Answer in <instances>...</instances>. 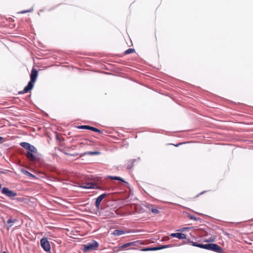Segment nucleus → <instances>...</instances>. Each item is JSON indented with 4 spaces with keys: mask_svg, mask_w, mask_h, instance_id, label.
<instances>
[{
    "mask_svg": "<svg viewBox=\"0 0 253 253\" xmlns=\"http://www.w3.org/2000/svg\"><path fill=\"white\" fill-rule=\"evenodd\" d=\"M79 187L84 188V189H98L99 188L96 186L95 184H94L93 183H83L80 185H79Z\"/></svg>",
    "mask_w": 253,
    "mask_h": 253,
    "instance_id": "7",
    "label": "nucleus"
},
{
    "mask_svg": "<svg viewBox=\"0 0 253 253\" xmlns=\"http://www.w3.org/2000/svg\"><path fill=\"white\" fill-rule=\"evenodd\" d=\"M189 217L190 218V219H193L196 221L198 219V218H196V217L192 216V215L190 216Z\"/></svg>",
    "mask_w": 253,
    "mask_h": 253,
    "instance_id": "25",
    "label": "nucleus"
},
{
    "mask_svg": "<svg viewBox=\"0 0 253 253\" xmlns=\"http://www.w3.org/2000/svg\"><path fill=\"white\" fill-rule=\"evenodd\" d=\"M151 211L153 213L155 214H157L159 213V211L156 209H152Z\"/></svg>",
    "mask_w": 253,
    "mask_h": 253,
    "instance_id": "24",
    "label": "nucleus"
},
{
    "mask_svg": "<svg viewBox=\"0 0 253 253\" xmlns=\"http://www.w3.org/2000/svg\"><path fill=\"white\" fill-rule=\"evenodd\" d=\"M41 245L42 249L46 252L50 251V246L47 239L43 238L41 240Z\"/></svg>",
    "mask_w": 253,
    "mask_h": 253,
    "instance_id": "6",
    "label": "nucleus"
},
{
    "mask_svg": "<svg viewBox=\"0 0 253 253\" xmlns=\"http://www.w3.org/2000/svg\"><path fill=\"white\" fill-rule=\"evenodd\" d=\"M126 247H128L127 245H126V243L125 244H124V245H123L122 246H121V248H122V249H124V248H126Z\"/></svg>",
    "mask_w": 253,
    "mask_h": 253,
    "instance_id": "26",
    "label": "nucleus"
},
{
    "mask_svg": "<svg viewBox=\"0 0 253 253\" xmlns=\"http://www.w3.org/2000/svg\"><path fill=\"white\" fill-rule=\"evenodd\" d=\"M188 242L192 243V245L193 246L197 247H199V248H203L202 246H204V244H198V243H197L196 242H192V241H191L190 240L188 241Z\"/></svg>",
    "mask_w": 253,
    "mask_h": 253,
    "instance_id": "15",
    "label": "nucleus"
},
{
    "mask_svg": "<svg viewBox=\"0 0 253 253\" xmlns=\"http://www.w3.org/2000/svg\"><path fill=\"white\" fill-rule=\"evenodd\" d=\"M203 249H205L206 250L212 251L218 253H221L222 251V248L219 246L218 245L215 244H204V246H202Z\"/></svg>",
    "mask_w": 253,
    "mask_h": 253,
    "instance_id": "2",
    "label": "nucleus"
},
{
    "mask_svg": "<svg viewBox=\"0 0 253 253\" xmlns=\"http://www.w3.org/2000/svg\"><path fill=\"white\" fill-rule=\"evenodd\" d=\"M98 247V244L95 241H93L84 246V252H87L91 250H96Z\"/></svg>",
    "mask_w": 253,
    "mask_h": 253,
    "instance_id": "3",
    "label": "nucleus"
},
{
    "mask_svg": "<svg viewBox=\"0 0 253 253\" xmlns=\"http://www.w3.org/2000/svg\"><path fill=\"white\" fill-rule=\"evenodd\" d=\"M20 146L28 150V152H33V153H38L37 148L33 145L30 144L28 142H21L20 144Z\"/></svg>",
    "mask_w": 253,
    "mask_h": 253,
    "instance_id": "4",
    "label": "nucleus"
},
{
    "mask_svg": "<svg viewBox=\"0 0 253 253\" xmlns=\"http://www.w3.org/2000/svg\"><path fill=\"white\" fill-rule=\"evenodd\" d=\"M135 52V50L133 48H128L125 51V54H128L130 53H132Z\"/></svg>",
    "mask_w": 253,
    "mask_h": 253,
    "instance_id": "19",
    "label": "nucleus"
},
{
    "mask_svg": "<svg viewBox=\"0 0 253 253\" xmlns=\"http://www.w3.org/2000/svg\"><path fill=\"white\" fill-rule=\"evenodd\" d=\"M178 145H180V144H178L176 145V146H178Z\"/></svg>",
    "mask_w": 253,
    "mask_h": 253,
    "instance_id": "31",
    "label": "nucleus"
},
{
    "mask_svg": "<svg viewBox=\"0 0 253 253\" xmlns=\"http://www.w3.org/2000/svg\"><path fill=\"white\" fill-rule=\"evenodd\" d=\"M137 242H138V241H134V242L127 243L126 245H127V247L132 246H136Z\"/></svg>",
    "mask_w": 253,
    "mask_h": 253,
    "instance_id": "21",
    "label": "nucleus"
},
{
    "mask_svg": "<svg viewBox=\"0 0 253 253\" xmlns=\"http://www.w3.org/2000/svg\"><path fill=\"white\" fill-rule=\"evenodd\" d=\"M79 128H81V129H87L92 130L95 132L101 133V130H99V129L94 127H92V126H85V125L81 126H79Z\"/></svg>",
    "mask_w": 253,
    "mask_h": 253,
    "instance_id": "9",
    "label": "nucleus"
},
{
    "mask_svg": "<svg viewBox=\"0 0 253 253\" xmlns=\"http://www.w3.org/2000/svg\"><path fill=\"white\" fill-rule=\"evenodd\" d=\"M99 154L100 152L98 151H88L84 153V154H87L89 155H98Z\"/></svg>",
    "mask_w": 253,
    "mask_h": 253,
    "instance_id": "17",
    "label": "nucleus"
},
{
    "mask_svg": "<svg viewBox=\"0 0 253 253\" xmlns=\"http://www.w3.org/2000/svg\"><path fill=\"white\" fill-rule=\"evenodd\" d=\"M170 247H171V246L170 245H163V246H161L160 247H157V250H158L167 248Z\"/></svg>",
    "mask_w": 253,
    "mask_h": 253,
    "instance_id": "20",
    "label": "nucleus"
},
{
    "mask_svg": "<svg viewBox=\"0 0 253 253\" xmlns=\"http://www.w3.org/2000/svg\"><path fill=\"white\" fill-rule=\"evenodd\" d=\"M133 162H129L128 164H127V168L128 169H131V168L133 166Z\"/></svg>",
    "mask_w": 253,
    "mask_h": 253,
    "instance_id": "22",
    "label": "nucleus"
},
{
    "mask_svg": "<svg viewBox=\"0 0 253 253\" xmlns=\"http://www.w3.org/2000/svg\"><path fill=\"white\" fill-rule=\"evenodd\" d=\"M205 193V191H204V192H203L201 193V194H203V193Z\"/></svg>",
    "mask_w": 253,
    "mask_h": 253,
    "instance_id": "29",
    "label": "nucleus"
},
{
    "mask_svg": "<svg viewBox=\"0 0 253 253\" xmlns=\"http://www.w3.org/2000/svg\"><path fill=\"white\" fill-rule=\"evenodd\" d=\"M169 236L171 237H176L179 239H186V236L185 234L182 233H171L169 235Z\"/></svg>",
    "mask_w": 253,
    "mask_h": 253,
    "instance_id": "10",
    "label": "nucleus"
},
{
    "mask_svg": "<svg viewBox=\"0 0 253 253\" xmlns=\"http://www.w3.org/2000/svg\"><path fill=\"white\" fill-rule=\"evenodd\" d=\"M32 11H33V8H31V9H30L27 10L22 11L20 12L19 13H27V12H32Z\"/></svg>",
    "mask_w": 253,
    "mask_h": 253,
    "instance_id": "23",
    "label": "nucleus"
},
{
    "mask_svg": "<svg viewBox=\"0 0 253 253\" xmlns=\"http://www.w3.org/2000/svg\"><path fill=\"white\" fill-rule=\"evenodd\" d=\"M142 251H156L157 250V247L154 248H145L141 250Z\"/></svg>",
    "mask_w": 253,
    "mask_h": 253,
    "instance_id": "18",
    "label": "nucleus"
},
{
    "mask_svg": "<svg viewBox=\"0 0 253 253\" xmlns=\"http://www.w3.org/2000/svg\"><path fill=\"white\" fill-rule=\"evenodd\" d=\"M3 138L2 137L0 136V142L3 140Z\"/></svg>",
    "mask_w": 253,
    "mask_h": 253,
    "instance_id": "27",
    "label": "nucleus"
},
{
    "mask_svg": "<svg viewBox=\"0 0 253 253\" xmlns=\"http://www.w3.org/2000/svg\"><path fill=\"white\" fill-rule=\"evenodd\" d=\"M125 233L123 230L116 229L114 230L112 234L115 236H120Z\"/></svg>",
    "mask_w": 253,
    "mask_h": 253,
    "instance_id": "13",
    "label": "nucleus"
},
{
    "mask_svg": "<svg viewBox=\"0 0 253 253\" xmlns=\"http://www.w3.org/2000/svg\"><path fill=\"white\" fill-rule=\"evenodd\" d=\"M109 178L113 180H118L125 182V181L121 177L119 176H109Z\"/></svg>",
    "mask_w": 253,
    "mask_h": 253,
    "instance_id": "16",
    "label": "nucleus"
},
{
    "mask_svg": "<svg viewBox=\"0 0 253 253\" xmlns=\"http://www.w3.org/2000/svg\"><path fill=\"white\" fill-rule=\"evenodd\" d=\"M1 193L5 196L10 198L14 197L17 196L16 192L12 190H10L7 187H4L1 190Z\"/></svg>",
    "mask_w": 253,
    "mask_h": 253,
    "instance_id": "5",
    "label": "nucleus"
},
{
    "mask_svg": "<svg viewBox=\"0 0 253 253\" xmlns=\"http://www.w3.org/2000/svg\"><path fill=\"white\" fill-rule=\"evenodd\" d=\"M38 75V71L35 69H33L30 75V81L28 84L24 87L22 91H19V94H23L30 91L34 86V84L36 81Z\"/></svg>",
    "mask_w": 253,
    "mask_h": 253,
    "instance_id": "1",
    "label": "nucleus"
},
{
    "mask_svg": "<svg viewBox=\"0 0 253 253\" xmlns=\"http://www.w3.org/2000/svg\"><path fill=\"white\" fill-rule=\"evenodd\" d=\"M3 253H7L6 252H3Z\"/></svg>",
    "mask_w": 253,
    "mask_h": 253,
    "instance_id": "32",
    "label": "nucleus"
},
{
    "mask_svg": "<svg viewBox=\"0 0 253 253\" xmlns=\"http://www.w3.org/2000/svg\"><path fill=\"white\" fill-rule=\"evenodd\" d=\"M18 220L16 219H12L11 218H9L7 221V229L8 230L9 229V228L13 225V224L17 222Z\"/></svg>",
    "mask_w": 253,
    "mask_h": 253,
    "instance_id": "12",
    "label": "nucleus"
},
{
    "mask_svg": "<svg viewBox=\"0 0 253 253\" xmlns=\"http://www.w3.org/2000/svg\"><path fill=\"white\" fill-rule=\"evenodd\" d=\"M1 188V185L0 184V189Z\"/></svg>",
    "mask_w": 253,
    "mask_h": 253,
    "instance_id": "30",
    "label": "nucleus"
},
{
    "mask_svg": "<svg viewBox=\"0 0 253 253\" xmlns=\"http://www.w3.org/2000/svg\"><path fill=\"white\" fill-rule=\"evenodd\" d=\"M106 195L107 194L106 193H104L101 194L96 198L95 205L97 209H99L100 203L102 200L106 196Z\"/></svg>",
    "mask_w": 253,
    "mask_h": 253,
    "instance_id": "8",
    "label": "nucleus"
},
{
    "mask_svg": "<svg viewBox=\"0 0 253 253\" xmlns=\"http://www.w3.org/2000/svg\"><path fill=\"white\" fill-rule=\"evenodd\" d=\"M37 153H33V152H27L26 154L27 158L31 161L34 162L37 160V157L35 156L34 154Z\"/></svg>",
    "mask_w": 253,
    "mask_h": 253,
    "instance_id": "11",
    "label": "nucleus"
},
{
    "mask_svg": "<svg viewBox=\"0 0 253 253\" xmlns=\"http://www.w3.org/2000/svg\"><path fill=\"white\" fill-rule=\"evenodd\" d=\"M186 228H183L182 229H181V231H183L185 230Z\"/></svg>",
    "mask_w": 253,
    "mask_h": 253,
    "instance_id": "28",
    "label": "nucleus"
},
{
    "mask_svg": "<svg viewBox=\"0 0 253 253\" xmlns=\"http://www.w3.org/2000/svg\"><path fill=\"white\" fill-rule=\"evenodd\" d=\"M22 171L25 175H26L30 177H32V178L35 177V176L34 175H33L32 173H30V172H29L26 170H23Z\"/></svg>",
    "mask_w": 253,
    "mask_h": 253,
    "instance_id": "14",
    "label": "nucleus"
}]
</instances>
